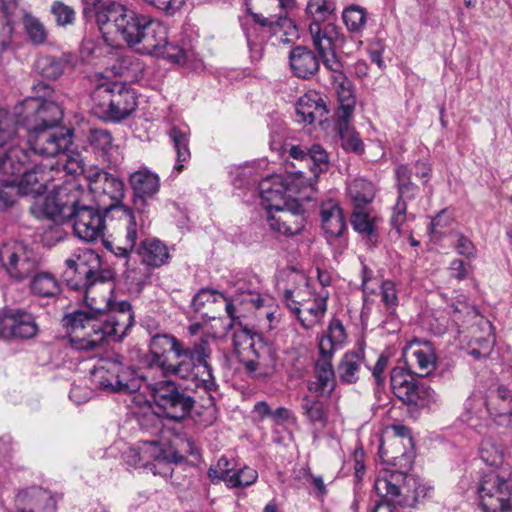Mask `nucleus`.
I'll use <instances>...</instances> for the list:
<instances>
[{
    "label": "nucleus",
    "instance_id": "obj_45",
    "mask_svg": "<svg viewBox=\"0 0 512 512\" xmlns=\"http://www.w3.org/2000/svg\"><path fill=\"white\" fill-rule=\"evenodd\" d=\"M303 416L311 424H319L321 427H325L328 421L327 409L321 400L311 396H304L300 403Z\"/></svg>",
    "mask_w": 512,
    "mask_h": 512
},
{
    "label": "nucleus",
    "instance_id": "obj_10",
    "mask_svg": "<svg viewBox=\"0 0 512 512\" xmlns=\"http://www.w3.org/2000/svg\"><path fill=\"white\" fill-rule=\"evenodd\" d=\"M477 494L484 512H507L512 509V484L495 472L482 476Z\"/></svg>",
    "mask_w": 512,
    "mask_h": 512
},
{
    "label": "nucleus",
    "instance_id": "obj_58",
    "mask_svg": "<svg viewBox=\"0 0 512 512\" xmlns=\"http://www.w3.org/2000/svg\"><path fill=\"white\" fill-rule=\"evenodd\" d=\"M90 145L103 154H107L113 145L111 133L106 129H92L88 136Z\"/></svg>",
    "mask_w": 512,
    "mask_h": 512
},
{
    "label": "nucleus",
    "instance_id": "obj_19",
    "mask_svg": "<svg viewBox=\"0 0 512 512\" xmlns=\"http://www.w3.org/2000/svg\"><path fill=\"white\" fill-rule=\"evenodd\" d=\"M304 209L299 201L289 206L267 211V222L271 230L290 237L299 234L304 228Z\"/></svg>",
    "mask_w": 512,
    "mask_h": 512
},
{
    "label": "nucleus",
    "instance_id": "obj_59",
    "mask_svg": "<svg viewBox=\"0 0 512 512\" xmlns=\"http://www.w3.org/2000/svg\"><path fill=\"white\" fill-rule=\"evenodd\" d=\"M51 13L55 17L57 26L67 27L72 25L76 18L74 9L62 1H54L51 6Z\"/></svg>",
    "mask_w": 512,
    "mask_h": 512
},
{
    "label": "nucleus",
    "instance_id": "obj_33",
    "mask_svg": "<svg viewBox=\"0 0 512 512\" xmlns=\"http://www.w3.org/2000/svg\"><path fill=\"white\" fill-rule=\"evenodd\" d=\"M325 100L317 93L310 92L301 96L296 103L297 121L312 124L328 114Z\"/></svg>",
    "mask_w": 512,
    "mask_h": 512
},
{
    "label": "nucleus",
    "instance_id": "obj_50",
    "mask_svg": "<svg viewBox=\"0 0 512 512\" xmlns=\"http://www.w3.org/2000/svg\"><path fill=\"white\" fill-rule=\"evenodd\" d=\"M142 378L131 366L122 363L119 378L115 382V393H134L141 388Z\"/></svg>",
    "mask_w": 512,
    "mask_h": 512
},
{
    "label": "nucleus",
    "instance_id": "obj_26",
    "mask_svg": "<svg viewBox=\"0 0 512 512\" xmlns=\"http://www.w3.org/2000/svg\"><path fill=\"white\" fill-rule=\"evenodd\" d=\"M288 186L280 175H272L259 183V193L267 211L289 206L298 201L287 195Z\"/></svg>",
    "mask_w": 512,
    "mask_h": 512
},
{
    "label": "nucleus",
    "instance_id": "obj_63",
    "mask_svg": "<svg viewBox=\"0 0 512 512\" xmlns=\"http://www.w3.org/2000/svg\"><path fill=\"white\" fill-rule=\"evenodd\" d=\"M381 296L389 313L394 314L395 308L398 305V296L395 284L392 281L386 280L382 283Z\"/></svg>",
    "mask_w": 512,
    "mask_h": 512
},
{
    "label": "nucleus",
    "instance_id": "obj_5",
    "mask_svg": "<svg viewBox=\"0 0 512 512\" xmlns=\"http://www.w3.org/2000/svg\"><path fill=\"white\" fill-rule=\"evenodd\" d=\"M86 180L89 182L91 191L97 194V206L106 215H111L118 220L136 217L131 208L122 204L125 186L120 178L104 170L96 169L86 176Z\"/></svg>",
    "mask_w": 512,
    "mask_h": 512
},
{
    "label": "nucleus",
    "instance_id": "obj_27",
    "mask_svg": "<svg viewBox=\"0 0 512 512\" xmlns=\"http://www.w3.org/2000/svg\"><path fill=\"white\" fill-rule=\"evenodd\" d=\"M15 507L17 512H55L56 501L50 492L32 487L17 494Z\"/></svg>",
    "mask_w": 512,
    "mask_h": 512
},
{
    "label": "nucleus",
    "instance_id": "obj_9",
    "mask_svg": "<svg viewBox=\"0 0 512 512\" xmlns=\"http://www.w3.org/2000/svg\"><path fill=\"white\" fill-rule=\"evenodd\" d=\"M135 30L127 35L125 42L139 53L156 56L168 37L167 27L159 20L139 15Z\"/></svg>",
    "mask_w": 512,
    "mask_h": 512
},
{
    "label": "nucleus",
    "instance_id": "obj_37",
    "mask_svg": "<svg viewBox=\"0 0 512 512\" xmlns=\"http://www.w3.org/2000/svg\"><path fill=\"white\" fill-rule=\"evenodd\" d=\"M351 225L361 236L365 245L369 248L376 247L379 242V234L375 225V218L362 209H355L351 214Z\"/></svg>",
    "mask_w": 512,
    "mask_h": 512
},
{
    "label": "nucleus",
    "instance_id": "obj_23",
    "mask_svg": "<svg viewBox=\"0 0 512 512\" xmlns=\"http://www.w3.org/2000/svg\"><path fill=\"white\" fill-rule=\"evenodd\" d=\"M139 14L132 10H128L125 6L114 1H106L104 6L97 13L96 23L100 30L104 26L113 23L117 32H119L125 40L127 35H131V31L135 30V21Z\"/></svg>",
    "mask_w": 512,
    "mask_h": 512
},
{
    "label": "nucleus",
    "instance_id": "obj_3",
    "mask_svg": "<svg viewBox=\"0 0 512 512\" xmlns=\"http://www.w3.org/2000/svg\"><path fill=\"white\" fill-rule=\"evenodd\" d=\"M374 490L379 496L372 512H398L396 507L414 506L425 497V487L413 476L401 472H383L374 482Z\"/></svg>",
    "mask_w": 512,
    "mask_h": 512
},
{
    "label": "nucleus",
    "instance_id": "obj_41",
    "mask_svg": "<svg viewBox=\"0 0 512 512\" xmlns=\"http://www.w3.org/2000/svg\"><path fill=\"white\" fill-rule=\"evenodd\" d=\"M322 228L327 238H338L347 229L342 209L333 205L330 209L321 211Z\"/></svg>",
    "mask_w": 512,
    "mask_h": 512
},
{
    "label": "nucleus",
    "instance_id": "obj_32",
    "mask_svg": "<svg viewBox=\"0 0 512 512\" xmlns=\"http://www.w3.org/2000/svg\"><path fill=\"white\" fill-rule=\"evenodd\" d=\"M333 356H321L315 362L314 377L315 380L309 381L307 384L308 390L323 396L327 392L330 395L335 388V371L332 365Z\"/></svg>",
    "mask_w": 512,
    "mask_h": 512
},
{
    "label": "nucleus",
    "instance_id": "obj_1",
    "mask_svg": "<svg viewBox=\"0 0 512 512\" xmlns=\"http://www.w3.org/2000/svg\"><path fill=\"white\" fill-rule=\"evenodd\" d=\"M99 287L104 295L98 299L95 289L90 299H85L86 310H76L62 318V325L76 349L92 351L109 338L121 340L134 324L131 304L112 302L113 284L108 282Z\"/></svg>",
    "mask_w": 512,
    "mask_h": 512
},
{
    "label": "nucleus",
    "instance_id": "obj_34",
    "mask_svg": "<svg viewBox=\"0 0 512 512\" xmlns=\"http://www.w3.org/2000/svg\"><path fill=\"white\" fill-rule=\"evenodd\" d=\"M122 361L120 356L102 359L92 372L95 385L107 392L115 393V382L119 378Z\"/></svg>",
    "mask_w": 512,
    "mask_h": 512
},
{
    "label": "nucleus",
    "instance_id": "obj_52",
    "mask_svg": "<svg viewBox=\"0 0 512 512\" xmlns=\"http://www.w3.org/2000/svg\"><path fill=\"white\" fill-rule=\"evenodd\" d=\"M23 27L29 38L34 45H41L45 43L48 37V32L44 24L35 16L30 13H25L23 16Z\"/></svg>",
    "mask_w": 512,
    "mask_h": 512
},
{
    "label": "nucleus",
    "instance_id": "obj_12",
    "mask_svg": "<svg viewBox=\"0 0 512 512\" xmlns=\"http://www.w3.org/2000/svg\"><path fill=\"white\" fill-rule=\"evenodd\" d=\"M139 449L142 467L149 469L154 475L171 476V464H181L186 458L169 443L157 440L142 441Z\"/></svg>",
    "mask_w": 512,
    "mask_h": 512
},
{
    "label": "nucleus",
    "instance_id": "obj_18",
    "mask_svg": "<svg viewBox=\"0 0 512 512\" xmlns=\"http://www.w3.org/2000/svg\"><path fill=\"white\" fill-rule=\"evenodd\" d=\"M26 108L27 112L21 124L28 133L57 127L63 118V110L56 100L31 102V105Z\"/></svg>",
    "mask_w": 512,
    "mask_h": 512
},
{
    "label": "nucleus",
    "instance_id": "obj_7",
    "mask_svg": "<svg viewBox=\"0 0 512 512\" xmlns=\"http://www.w3.org/2000/svg\"><path fill=\"white\" fill-rule=\"evenodd\" d=\"M41 256L24 242L15 241L0 248V262L11 278L21 282L40 268Z\"/></svg>",
    "mask_w": 512,
    "mask_h": 512
},
{
    "label": "nucleus",
    "instance_id": "obj_13",
    "mask_svg": "<svg viewBox=\"0 0 512 512\" xmlns=\"http://www.w3.org/2000/svg\"><path fill=\"white\" fill-rule=\"evenodd\" d=\"M28 142L35 154L55 157L69 151L73 144V130L57 126L30 132Z\"/></svg>",
    "mask_w": 512,
    "mask_h": 512
},
{
    "label": "nucleus",
    "instance_id": "obj_53",
    "mask_svg": "<svg viewBox=\"0 0 512 512\" xmlns=\"http://www.w3.org/2000/svg\"><path fill=\"white\" fill-rule=\"evenodd\" d=\"M342 19L350 32L360 33L367 21L366 10L358 5H351L344 9Z\"/></svg>",
    "mask_w": 512,
    "mask_h": 512
},
{
    "label": "nucleus",
    "instance_id": "obj_30",
    "mask_svg": "<svg viewBox=\"0 0 512 512\" xmlns=\"http://www.w3.org/2000/svg\"><path fill=\"white\" fill-rule=\"evenodd\" d=\"M487 407L498 425L512 426V391L508 387L498 385L491 393Z\"/></svg>",
    "mask_w": 512,
    "mask_h": 512
},
{
    "label": "nucleus",
    "instance_id": "obj_2",
    "mask_svg": "<svg viewBox=\"0 0 512 512\" xmlns=\"http://www.w3.org/2000/svg\"><path fill=\"white\" fill-rule=\"evenodd\" d=\"M210 357L211 348L208 340L201 338L191 345L183 343L174 357L175 361H171L162 374L192 381L196 387H203L208 393V403L205 406L208 423L212 424L217 417V409L211 391L216 389L217 384L209 363Z\"/></svg>",
    "mask_w": 512,
    "mask_h": 512
},
{
    "label": "nucleus",
    "instance_id": "obj_11",
    "mask_svg": "<svg viewBox=\"0 0 512 512\" xmlns=\"http://www.w3.org/2000/svg\"><path fill=\"white\" fill-rule=\"evenodd\" d=\"M390 383L394 395L406 405L425 407L434 400V391L403 367L391 370Z\"/></svg>",
    "mask_w": 512,
    "mask_h": 512
},
{
    "label": "nucleus",
    "instance_id": "obj_24",
    "mask_svg": "<svg viewBox=\"0 0 512 512\" xmlns=\"http://www.w3.org/2000/svg\"><path fill=\"white\" fill-rule=\"evenodd\" d=\"M129 184L133 191V203L138 213H143L148 204L159 191L160 179L157 174L143 168L129 176Z\"/></svg>",
    "mask_w": 512,
    "mask_h": 512
},
{
    "label": "nucleus",
    "instance_id": "obj_31",
    "mask_svg": "<svg viewBox=\"0 0 512 512\" xmlns=\"http://www.w3.org/2000/svg\"><path fill=\"white\" fill-rule=\"evenodd\" d=\"M320 56L306 46H296L289 52V64L292 73L302 79L314 76L320 68Z\"/></svg>",
    "mask_w": 512,
    "mask_h": 512
},
{
    "label": "nucleus",
    "instance_id": "obj_51",
    "mask_svg": "<svg viewBox=\"0 0 512 512\" xmlns=\"http://www.w3.org/2000/svg\"><path fill=\"white\" fill-rule=\"evenodd\" d=\"M450 308V316L458 329V333L461 332V327H464L479 318L476 308L466 302L458 301L457 303H452Z\"/></svg>",
    "mask_w": 512,
    "mask_h": 512
},
{
    "label": "nucleus",
    "instance_id": "obj_6",
    "mask_svg": "<svg viewBox=\"0 0 512 512\" xmlns=\"http://www.w3.org/2000/svg\"><path fill=\"white\" fill-rule=\"evenodd\" d=\"M151 396L158 413L175 422L186 418L195 403L192 396L171 380L156 383L151 389Z\"/></svg>",
    "mask_w": 512,
    "mask_h": 512
},
{
    "label": "nucleus",
    "instance_id": "obj_48",
    "mask_svg": "<svg viewBox=\"0 0 512 512\" xmlns=\"http://www.w3.org/2000/svg\"><path fill=\"white\" fill-rule=\"evenodd\" d=\"M350 119L336 120V129L340 135L342 147L349 152L360 154L364 144L357 132L350 127Z\"/></svg>",
    "mask_w": 512,
    "mask_h": 512
},
{
    "label": "nucleus",
    "instance_id": "obj_38",
    "mask_svg": "<svg viewBox=\"0 0 512 512\" xmlns=\"http://www.w3.org/2000/svg\"><path fill=\"white\" fill-rule=\"evenodd\" d=\"M168 136L173 143V148L176 152V165L175 169L181 172L184 169L183 162H187L191 157L189 148L190 143V129L187 126H172L168 131Z\"/></svg>",
    "mask_w": 512,
    "mask_h": 512
},
{
    "label": "nucleus",
    "instance_id": "obj_35",
    "mask_svg": "<svg viewBox=\"0 0 512 512\" xmlns=\"http://www.w3.org/2000/svg\"><path fill=\"white\" fill-rule=\"evenodd\" d=\"M136 254L142 263L153 268L164 265L169 259L167 246L157 238L142 240L136 248Z\"/></svg>",
    "mask_w": 512,
    "mask_h": 512
},
{
    "label": "nucleus",
    "instance_id": "obj_56",
    "mask_svg": "<svg viewBox=\"0 0 512 512\" xmlns=\"http://www.w3.org/2000/svg\"><path fill=\"white\" fill-rule=\"evenodd\" d=\"M14 26L9 8L0 7V53L8 50L12 42Z\"/></svg>",
    "mask_w": 512,
    "mask_h": 512
},
{
    "label": "nucleus",
    "instance_id": "obj_46",
    "mask_svg": "<svg viewBox=\"0 0 512 512\" xmlns=\"http://www.w3.org/2000/svg\"><path fill=\"white\" fill-rule=\"evenodd\" d=\"M125 226V243L124 245L113 246L110 243L106 244L116 256L119 257H127L133 251L136 252V242L138 239V223L136 217L132 219H122L121 220Z\"/></svg>",
    "mask_w": 512,
    "mask_h": 512
},
{
    "label": "nucleus",
    "instance_id": "obj_42",
    "mask_svg": "<svg viewBox=\"0 0 512 512\" xmlns=\"http://www.w3.org/2000/svg\"><path fill=\"white\" fill-rule=\"evenodd\" d=\"M345 338L346 333L342 322L339 319H333L327 333L319 341V354L333 356L336 347L341 345Z\"/></svg>",
    "mask_w": 512,
    "mask_h": 512
},
{
    "label": "nucleus",
    "instance_id": "obj_4",
    "mask_svg": "<svg viewBox=\"0 0 512 512\" xmlns=\"http://www.w3.org/2000/svg\"><path fill=\"white\" fill-rule=\"evenodd\" d=\"M91 113L103 121L120 122L138 106L134 89L122 82H104L95 87L91 96Z\"/></svg>",
    "mask_w": 512,
    "mask_h": 512
},
{
    "label": "nucleus",
    "instance_id": "obj_62",
    "mask_svg": "<svg viewBox=\"0 0 512 512\" xmlns=\"http://www.w3.org/2000/svg\"><path fill=\"white\" fill-rule=\"evenodd\" d=\"M32 94L33 96L26 100V106H30L31 102H43V100H55L53 98L54 90L53 88L44 81H38L32 86Z\"/></svg>",
    "mask_w": 512,
    "mask_h": 512
},
{
    "label": "nucleus",
    "instance_id": "obj_64",
    "mask_svg": "<svg viewBox=\"0 0 512 512\" xmlns=\"http://www.w3.org/2000/svg\"><path fill=\"white\" fill-rule=\"evenodd\" d=\"M17 193L15 184L7 181H0V211H4L14 205Z\"/></svg>",
    "mask_w": 512,
    "mask_h": 512
},
{
    "label": "nucleus",
    "instance_id": "obj_60",
    "mask_svg": "<svg viewBox=\"0 0 512 512\" xmlns=\"http://www.w3.org/2000/svg\"><path fill=\"white\" fill-rule=\"evenodd\" d=\"M156 57L164 58L171 63L184 64L187 60V51L178 45L170 43L167 37L166 43L163 44Z\"/></svg>",
    "mask_w": 512,
    "mask_h": 512
},
{
    "label": "nucleus",
    "instance_id": "obj_8",
    "mask_svg": "<svg viewBox=\"0 0 512 512\" xmlns=\"http://www.w3.org/2000/svg\"><path fill=\"white\" fill-rule=\"evenodd\" d=\"M85 194L82 186L75 180H67L62 185L54 186L42 205L44 216L56 223L71 219L80 197Z\"/></svg>",
    "mask_w": 512,
    "mask_h": 512
},
{
    "label": "nucleus",
    "instance_id": "obj_49",
    "mask_svg": "<svg viewBox=\"0 0 512 512\" xmlns=\"http://www.w3.org/2000/svg\"><path fill=\"white\" fill-rule=\"evenodd\" d=\"M27 160L24 148L11 146L6 151L0 152V173H16Z\"/></svg>",
    "mask_w": 512,
    "mask_h": 512
},
{
    "label": "nucleus",
    "instance_id": "obj_17",
    "mask_svg": "<svg viewBox=\"0 0 512 512\" xmlns=\"http://www.w3.org/2000/svg\"><path fill=\"white\" fill-rule=\"evenodd\" d=\"M39 327L35 316L24 309L0 311V338L30 339L37 335Z\"/></svg>",
    "mask_w": 512,
    "mask_h": 512
},
{
    "label": "nucleus",
    "instance_id": "obj_21",
    "mask_svg": "<svg viewBox=\"0 0 512 512\" xmlns=\"http://www.w3.org/2000/svg\"><path fill=\"white\" fill-rule=\"evenodd\" d=\"M411 175L412 172L406 165H400L395 169L398 198L393 207L391 224L398 231L406 221L407 202L414 200L419 192L418 186L411 181Z\"/></svg>",
    "mask_w": 512,
    "mask_h": 512
},
{
    "label": "nucleus",
    "instance_id": "obj_39",
    "mask_svg": "<svg viewBox=\"0 0 512 512\" xmlns=\"http://www.w3.org/2000/svg\"><path fill=\"white\" fill-rule=\"evenodd\" d=\"M334 85L339 104L335 112V119H351L356 104L352 83L345 78V81H336Z\"/></svg>",
    "mask_w": 512,
    "mask_h": 512
},
{
    "label": "nucleus",
    "instance_id": "obj_20",
    "mask_svg": "<svg viewBox=\"0 0 512 512\" xmlns=\"http://www.w3.org/2000/svg\"><path fill=\"white\" fill-rule=\"evenodd\" d=\"M330 15L332 13H325L323 18L319 19L315 15H309L312 20L308 29L313 46L319 55L329 54L337 46L344 43V37L340 32V28L336 24L328 22Z\"/></svg>",
    "mask_w": 512,
    "mask_h": 512
},
{
    "label": "nucleus",
    "instance_id": "obj_25",
    "mask_svg": "<svg viewBox=\"0 0 512 512\" xmlns=\"http://www.w3.org/2000/svg\"><path fill=\"white\" fill-rule=\"evenodd\" d=\"M379 457L382 463L395 467V470L385 469L379 472H407L412 467V454L405 450V445L399 438H392L388 443L382 441L379 446Z\"/></svg>",
    "mask_w": 512,
    "mask_h": 512
},
{
    "label": "nucleus",
    "instance_id": "obj_14",
    "mask_svg": "<svg viewBox=\"0 0 512 512\" xmlns=\"http://www.w3.org/2000/svg\"><path fill=\"white\" fill-rule=\"evenodd\" d=\"M68 270L66 275L73 273V278H66L67 285L74 290H83L84 299H90L91 294L98 286H104L112 282L115 273L110 269H92L85 262H77L73 259H67Z\"/></svg>",
    "mask_w": 512,
    "mask_h": 512
},
{
    "label": "nucleus",
    "instance_id": "obj_36",
    "mask_svg": "<svg viewBox=\"0 0 512 512\" xmlns=\"http://www.w3.org/2000/svg\"><path fill=\"white\" fill-rule=\"evenodd\" d=\"M251 348L255 354V359L243 361L245 370L255 378H265L271 374L274 368V358L270 348L260 345L259 349L251 344Z\"/></svg>",
    "mask_w": 512,
    "mask_h": 512
},
{
    "label": "nucleus",
    "instance_id": "obj_47",
    "mask_svg": "<svg viewBox=\"0 0 512 512\" xmlns=\"http://www.w3.org/2000/svg\"><path fill=\"white\" fill-rule=\"evenodd\" d=\"M408 363L416 366L420 377L429 375L436 367V356L430 347L414 348L409 356Z\"/></svg>",
    "mask_w": 512,
    "mask_h": 512
},
{
    "label": "nucleus",
    "instance_id": "obj_40",
    "mask_svg": "<svg viewBox=\"0 0 512 512\" xmlns=\"http://www.w3.org/2000/svg\"><path fill=\"white\" fill-rule=\"evenodd\" d=\"M30 281V290L33 295L41 298H56L61 294V284L50 272L37 270Z\"/></svg>",
    "mask_w": 512,
    "mask_h": 512
},
{
    "label": "nucleus",
    "instance_id": "obj_61",
    "mask_svg": "<svg viewBox=\"0 0 512 512\" xmlns=\"http://www.w3.org/2000/svg\"><path fill=\"white\" fill-rule=\"evenodd\" d=\"M257 477V471L250 467H244L243 469L240 470H234L231 478L228 479V487L237 488L250 486L257 480Z\"/></svg>",
    "mask_w": 512,
    "mask_h": 512
},
{
    "label": "nucleus",
    "instance_id": "obj_28",
    "mask_svg": "<svg viewBox=\"0 0 512 512\" xmlns=\"http://www.w3.org/2000/svg\"><path fill=\"white\" fill-rule=\"evenodd\" d=\"M246 12L252 17L253 21L261 27L267 29L269 33L276 36L279 42L289 44L298 37V30L295 23L286 16L265 17L262 14L255 13L251 7Z\"/></svg>",
    "mask_w": 512,
    "mask_h": 512
},
{
    "label": "nucleus",
    "instance_id": "obj_44",
    "mask_svg": "<svg viewBox=\"0 0 512 512\" xmlns=\"http://www.w3.org/2000/svg\"><path fill=\"white\" fill-rule=\"evenodd\" d=\"M348 195L355 209H363L375 197V187L366 179H355L348 186Z\"/></svg>",
    "mask_w": 512,
    "mask_h": 512
},
{
    "label": "nucleus",
    "instance_id": "obj_29",
    "mask_svg": "<svg viewBox=\"0 0 512 512\" xmlns=\"http://www.w3.org/2000/svg\"><path fill=\"white\" fill-rule=\"evenodd\" d=\"M288 153L291 158L303 162L316 177L329 168L328 153L319 144H313L309 148L292 145Z\"/></svg>",
    "mask_w": 512,
    "mask_h": 512
},
{
    "label": "nucleus",
    "instance_id": "obj_54",
    "mask_svg": "<svg viewBox=\"0 0 512 512\" xmlns=\"http://www.w3.org/2000/svg\"><path fill=\"white\" fill-rule=\"evenodd\" d=\"M65 67L66 61L55 56L42 57L37 61L39 73L48 79L59 78L63 74Z\"/></svg>",
    "mask_w": 512,
    "mask_h": 512
},
{
    "label": "nucleus",
    "instance_id": "obj_22",
    "mask_svg": "<svg viewBox=\"0 0 512 512\" xmlns=\"http://www.w3.org/2000/svg\"><path fill=\"white\" fill-rule=\"evenodd\" d=\"M183 342L174 335L168 333H156L151 335L148 344V353L145 362L151 369H158L162 373L171 362L168 354L171 352L175 357Z\"/></svg>",
    "mask_w": 512,
    "mask_h": 512
},
{
    "label": "nucleus",
    "instance_id": "obj_16",
    "mask_svg": "<svg viewBox=\"0 0 512 512\" xmlns=\"http://www.w3.org/2000/svg\"><path fill=\"white\" fill-rule=\"evenodd\" d=\"M27 160L22 164V167L16 173H4L5 175L18 176L21 178L18 182L14 183L18 192L24 196H40L43 195L48 189L49 183L53 180V167H48L43 164H37L32 167L30 164V154L28 150L24 149Z\"/></svg>",
    "mask_w": 512,
    "mask_h": 512
},
{
    "label": "nucleus",
    "instance_id": "obj_55",
    "mask_svg": "<svg viewBox=\"0 0 512 512\" xmlns=\"http://www.w3.org/2000/svg\"><path fill=\"white\" fill-rule=\"evenodd\" d=\"M19 125L14 114L0 109V149L16 135Z\"/></svg>",
    "mask_w": 512,
    "mask_h": 512
},
{
    "label": "nucleus",
    "instance_id": "obj_57",
    "mask_svg": "<svg viewBox=\"0 0 512 512\" xmlns=\"http://www.w3.org/2000/svg\"><path fill=\"white\" fill-rule=\"evenodd\" d=\"M327 310L326 299L316 301L311 307L307 308L304 312L306 315L299 316V321L305 328H312L318 324Z\"/></svg>",
    "mask_w": 512,
    "mask_h": 512
},
{
    "label": "nucleus",
    "instance_id": "obj_43",
    "mask_svg": "<svg viewBox=\"0 0 512 512\" xmlns=\"http://www.w3.org/2000/svg\"><path fill=\"white\" fill-rule=\"evenodd\" d=\"M363 363V358L359 352H347L341 358L337 372L341 382L346 384H354L358 381V373Z\"/></svg>",
    "mask_w": 512,
    "mask_h": 512
},
{
    "label": "nucleus",
    "instance_id": "obj_15",
    "mask_svg": "<svg viewBox=\"0 0 512 512\" xmlns=\"http://www.w3.org/2000/svg\"><path fill=\"white\" fill-rule=\"evenodd\" d=\"M71 215L75 235L84 242H94L104 235L106 215L100 207L86 205L80 197L79 205Z\"/></svg>",
    "mask_w": 512,
    "mask_h": 512
}]
</instances>
